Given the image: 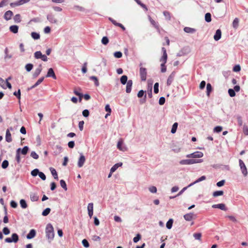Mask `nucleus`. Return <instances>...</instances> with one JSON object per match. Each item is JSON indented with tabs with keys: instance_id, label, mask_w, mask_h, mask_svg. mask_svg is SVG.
Listing matches in <instances>:
<instances>
[{
	"instance_id": "obj_46",
	"label": "nucleus",
	"mask_w": 248,
	"mask_h": 248,
	"mask_svg": "<svg viewBox=\"0 0 248 248\" xmlns=\"http://www.w3.org/2000/svg\"><path fill=\"white\" fill-rule=\"evenodd\" d=\"M50 210H51L49 208H46L43 211L42 215L43 216H46L49 214Z\"/></svg>"
},
{
	"instance_id": "obj_13",
	"label": "nucleus",
	"mask_w": 248,
	"mask_h": 248,
	"mask_svg": "<svg viewBox=\"0 0 248 248\" xmlns=\"http://www.w3.org/2000/svg\"><path fill=\"white\" fill-rule=\"evenodd\" d=\"M132 84L133 82L132 80H129L127 81L126 87V92L127 93H130L131 92Z\"/></svg>"
},
{
	"instance_id": "obj_2",
	"label": "nucleus",
	"mask_w": 248,
	"mask_h": 248,
	"mask_svg": "<svg viewBox=\"0 0 248 248\" xmlns=\"http://www.w3.org/2000/svg\"><path fill=\"white\" fill-rule=\"evenodd\" d=\"M142 64L140 63V75L142 81H145L147 78V69L142 66Z\"/></svg>"
},
{
	"instance_id": "obj_32",
	"label": "nucleus",
	"mask_w": 248,
	"mask_h": 248,
	"mask_svg": "<svg viewBox=\"0 0 248 248\" xmlns=\"http://www.w3.org/2000/svg\"><path fill=\"white\" fill-rule=\"evenodd\" d=\"M42 55L43 54H42V52L40 51H36L34 53V58L35 59H41Z\"/></svg>"
},
{
	"instance_id": "obj_18",
	"label": "nucleus",
	"mask_w": 248,
	"mask_h": 248,
	"mask_svg": "<svg viewBox=\"0 0 248 248\" xmlns=\"http://www.w3.org/2000/svg\"><path fill=\"white\" fill-rule=\"evenodd\" d=\"M193 216L194 214L192 213H190L185 215L184 216V217L186 220L189 221L192 220Z\"/></svg>"
},
{
	"instance_id": "obj_24",
	"label": "nucleus",
	"mask_w": 248,
	"mask_h": 248,
	"mask_svg": "<svg viewBox=\"0 0 248 248\" xmlns=\"http://www.w3.org/2000/svg\"><path fill=\"white\" fill-rule=\"evenodd\" d=\"M9 29L12 32L16 33L18 32V27L17 25H12L10 27Z\"/></svg>"
},
{
	"instance_id": "obj_15",
	"label": "nucleus",
	"mask_w": 248,
	"mask_h": 248,
	"mask_svg": "<svg viewBox=\"0 0 248 248\" xmlns=\"http://www.w3.org/2000/svg\"><path fill=\"white\" fill-rule=\"evenodd\" d=\"M205 179H206V176H202L201 177H200L199 178H198L197 180H196L195 181H194V182H193V183L190 184L189 185H188L187 187H190V186H192L193 185H194V184L199 183L203 180H205Z\"/></svg>"
},
{
	"instance_id": "obj_64",
	"label": "nucleus",
	"mask_w": 248,
	"mask_h": 248,
	"mask_svg": "<svg viewBox=\"0 0 248 248\" xmlns=\"http://www.w3.org/2000/svg\"><path fill=\"white\" fill-rule=\"evenodd\" d=\"M243 132L245 135H248V127L246 125L243 126Z\"/></svg>"
},
{
	"instance_id": "obj_51",
	"label": "nucleus",
	"mask_w": 248,
	"mask_h": 248,
	"mask_svg": "<svg viewBox=\"0 0 248 248\" xmlns=\"http://www.w3.org/2000/svg\"><path fill=\"white\" fill-rule=\"evenodd\" d=\"M222 130V127L221 126H216L214 128V132H216V133H219L220 132H221V131Z\"/></svg>"
},
{
	"instance_id": "obj_52",
	"label": "nucleus",
	"mask_w": 248,
	"mask_h": 248,
	"mask_svg": "<svg viewBox=\"0 0 248 248\" xmlns=\"http://www.w3.org/2000/svg\"><path fill=\"white\" fill-rule=\"evenodd\" d=\"M228 93L231 97H234L235 95V93L233 89H229L228 90Z\"/></svg>"
},
{
	"instance_id": "obj_19",
	"label": "nucleus",
	"mask_w": 248,
	"mask_h": 248,
	"mask_svg": "<svg viewBox=\"0 0 248 248\" xmlns=\"http://www.w3.org/2000/svg\"><path fill=\"white\" fill-rule=\"evenodd\" d=\"M30 198L31 201L35 202L38 200L39 197L36 193L31 192L30 193Z\"/></svg>"
},
{
	"instance_id": "obj_41",
	"label": "nucleus",
	"mask_w": 248,
	"mask_h": 248,
	"mask_svg": "<svg viewBox=\"0 0 248 248\" xmlns=\"http://www.w3.org/2000/svg\"><path fill=\"white\" fill-rule=\"evenodd\" d=\"M90 79L93 80L94 81V84L96 86H98L99 85V81L98 80V79L97 77L95 76H91L90 78Z\"/></svg>"
},
{
	"instance_id": "obj_63",
	"label": "nucleus",
	"mask_w": 248,
	"mask_h": 248,
	"mask_svg": "<svg viewBox=\"0 0 248 248\" xmlns=\"http://www.w3.org/2000/svg\"><path fill=\"white\" fill-rule=\"evenodd\" d=\"M2 232L5 235H8L10 232L9 229L7 227H4L3 229Z\"/></svg>"
},
{
	"instance_id": "obj_62",
	"label": "nucleus",
	"mask_w": 248,
	"mask_h": 248,
	"mask_svg": "<svg viewBox=\"0 0 248 248\" xmlns=\"http://www.w3.org/2000/svg\"><path fill=\"white\" fill-rule=\"evenodd\" d=\"M14 95L16 96L18 99H20V97H21V93H20V89H18L17 92H15L14 93Z\"/></svg>"
},
{
	"instance_id": "obj_4",
	"label": "nucleus",
	"mask_w": 248,
	"mask_h": 248,
	"mask_svg": "<svg viewBox=\"0 0 248 248\" xmlns=\"http://www.w3.org/2000/svg\"><path fill=\"white\" fill-rule=\"evenodd\" d=\"M239 163L242 173L245 176H247L248 174V171L245 163L241 159H239Z\"/></svg>"
},
{
	"instance_id": "obj_25",
	"label": "nucleus",
	"mask_w": 248,
	"mask_h": 248,
	"mask_svg": "<svg viewBox=\"0 0 248 248\" xmlns=\"http://www.w3.org/2000/svg\"><path fill=\"white\" fill-rule=\"evenodd\" d=\"M49 170H50L51 173L52 175H53L54 178L55 179L57 180L58 179V174H57L56 170L52 167H50Z\"/></svg>"
},
{
	"instance_id": "obj_56",
	"label": "nucleus",
	"mask_w": 248,
	"mask_h": 248,
	"mask_svg": "<svg viewBox=\"0 0 248 248\" xmlns=\"http://www.w3.org/2000/svg\"><path fill=\"white\" fill-rule=\"evenodd\" d=\"M82 244L83 245V246L85 248H89L90 246L88 241L85 239H83L82 241Z\"/></svg>"
},
{
	"instance_id": "obj_30",
	"label": "nucleus",
	"mask_w": 248,
	"mask_h": 248,
	"mask_svg": "<svg viewBox=\"0 0 248 248\" xmlns=\"http://www.w3.org/2000/svg\"><path fill=\"white\" fill-rule=\"evenodd\" d=\"M120 81L122 84H125L127 82V77L125 75H123L121 77Z\"/></svg>"
},
{
	"instance_id": "obj_17",
	"label": "nucleus",
	"mask_w": 248,
	"mask_h": 248,
	"mask_svg": "<svg viewBox=\"0 0 248 248\" xmlns=\"http://www.w3.org/2000/svg\"><path fill=\"white\" fill-rule=\"evenodd\" d=\"M5 140L8 142H11L12 141L11 134L9 132V129H7L6 131Z\"/></svg>"
},
{
	"instance_id": "obj_31",
	"label": "nucleus",
	"mask_w": 248,
	"mask_h": 248,
	"mask_svg": "<svg viewBox=\"0 0 248 248\" xmlns=\"http://www.w3.org/2000/svg\"><path fill=\"white\" fill-rule=\"evenodd\" d=\"M167 60V53H163L162 57L161 58L160 61L162 62V63H166Z\"/></svg>"
},
{
	"instance_id": "obj_55",
	"label": "nucleus",
	"mask_w": 248,
	"mask_h": 248,
	"mask_svg": "<svg viewBox=\"0 0 248 248\" xmlns=\"http://www.w3.org/2000/svg\"><path fill=\"white\" fill-rule=\"evenodd\" d=\"M149 190L152 193H155L157 192V188L155 186H152L149 188Z\"/></svg>"
},
{
	"instance_id": "obj_22",
	"label": "nucleus",
	"mask_w": 248,
	"mask_h": 248,
	"mask_svg": "<svg viewBox=\"0 0 248 248\" xmlns=\"http://www.w3.org/2000/svg\"><path fill=\"white\" fill-rule=\"evenodd\" d=\"M184 31L186 32L189 33H193L196 32V30L195 29L187 27L184 28Z\"/></svg>"
},
{
	"instance_id": "obj_8",
	"label": "nucleus",
	"mask_w": 248,
	"mask_h": 248,
	"mask_svg": "<svg viewBox=\"0 0 248 248\" xmlns=\"http://www.w3.org/2000/svg\"><path fill=\"white\" fill-rule=\"evenodd\" d=\"M179 163L182 165L193 164V159H183L179 162Z\"/></svg>"
},
{
	"instance_id": "obj_34",
	"label": "nucleus",
	"mask_w": 248,
	"mask_h": 248,
	"mask_svg": "<svg viewBox=\"0 0 248 248\" xmlns=\"http://www.w3.org/2000/svg\"><path fill=\"white\" fill-rule=\"evenodd\" d=\"M224 192L222 190L216 191L213 192V196L214 197H216L219 196L223 195Z\"/></svg>"
},
{
	"instance_id": "obj_35",
	"label": "nucleus",
	"mask_w": 248,
	"mask_h": 248,
	"mask_svg": "<svg viewBox=\"0 0 248 248\" xmlns=\"http://www.w3.org/2000/svg\"><path fill=\"white\" fill-rule=\"evenodd\" d=\"M239 25V19L237 18H235L232 22V27L234 29L237 28Z\"/></svg>"
},
{
	"instance_id": "obj_54",
	"label": "nucleus",
	"mask_w": 248,
	"mask_h": 248,
	"mask_svg": "<svg viewBox=\"0 0 248 248\" xmlns=\"http://www.w3.org/2000/svg\"><path fill=\"white\" fill-rule=\"evenodd\" d=\"M159 83L156 82L154 84V90L155 93H157L159 92L158 90Z\"/></svg>"
},
{
	"instance_id": "obj_50",
	"label": "nucleus",
	"mask_w": 248,
	"mask_h": 248,
	"mask_svg": "<svg viewBox=\"0 0 248 248\" xmlns=\"http://www.w3.org/2000/svg\"><path fill=\"white\" fill-rule=\"evenodd\" d=\"M9 165V162L7 160H4L1 164V167L3 169H6Z\"/></svg>"
},
{
	"instance_id": "obj_53",
	"label": "nucleus",
	"mask_w": 248,
	"mask_h": 248,
	"mask_svg": "<svg viewBox=\"0 0 248 248\" xmlns=\"http://www.w3.org/2000/svg\"><path fill=\"white\" fill-rule=\"evenodd\" d=\"M193 236L195 239L200 240L202 237V234L201 233H195L193 234Z\"/></svg>"
},
{
	"instance_id": "obj_58",
	"label": "nucleus",
	"mask_w": 248,
	"mask_h": 248,
	"mask_svg": "<svg viewBox=\"0 0 248 248\" xmlns=\"http://www.w3.org/2000/svg\"><path fill=\"white\" fill-rule=\"evenodd\" d=\"M31 156L34 159H37L39 158L38 155L34 151H32L31 154Z\"/></svg>"
},
{
	"instance_id": "obj_3",
	"label": "nucleus",
	"mask_w": 248,
	"mask_h": 248,
	"mask_svg": "<svg viewBox=\"0 0 248 248\" xmlns=\"http://www.w3.org/2000/svg\"><path fill=\"white\" fill-rule=\"evenodd\" d=\"M203 156V154L200 151H196L192 154H188L186 155L187 158H201Z\"/></svg>"
},
{
	"instance_id": "obj_61",
	"label": "nucleus",
	"mask_w": 248,
	"mask_h": 248,
	"mask_svg": "<svg viewBox=\"0 0 248 248\" xmlns=\"http://www.w3.org/2000/svg\"><path fill=\"white\" fill-rule=\"evenodd\" d=\"M163 15L165 16L166 19H167L168 20H170V13L169 12H168V11H164L163 12Z\"/></svg>"
},
{
	"instance_id": "obj_43",
	"label": "nucleus",
	"mask_w": 248,
	"mask_h": 248,
	"mask_svg": "<svg viewBox=\"0 0 248 248\" xmlns=\"http://www.w3.org/2000/svg\"><path fill=\"white\" fill-rule=\"evenodd\" d=\"M33 65L31 63H28L25 65V69L27 72H30L32 68Z\"/></svg>"
},
{
	"instance_id": "obj_11",
	"label": "nucleus",
	"mask_w": 248,
	"mask_h": 248,
	"mask_svg": "<svg viewBox=\"0 0 248 248\" xmlns=\"http://www.w3.org/2000/svg\"><path fill=\"white\" fill-rule=\"evenodd\" d=\"M13 15V12L9 10L5 13L3 17L6 20L8 21L11 19Z\"/></svg>"
},
{
	"instance_id": "obj_33",
	"label": "nucleus",
	"mask_w": 248,
	"mask_h": 248,
	"mask_svg": "<svg viewBox=\"0 0 248 248\" xmlns=\"http://www.w3.org/2000/svg\"><path fill=\"white\" fill-rule=\"evenodd\" d=\"M236 118L237 119L239 126H241L243 124V120L242 117L239 115H237L236 116Z\"/></svg>"
},
{
	"instance_id": "obj_16",
	"label": "nucleus",
	"mask_w": 248,
	"mask_h": 248,
	"mask_svg": "<svg viewBox=\"0 0 248 248\" xmlns=\"http://www.w3.org/2000/svg\"><path fill=\"white\" fill-rule=\"evenodd\" d=\"M36 235V231L34 229H31L29 233L27 235V238L28 239H31L35 237Z\"/></svg>"
},
{
	"instance_id": "obj_40",
	"label": "nucleus",
	"mask_w": 248,
	"mask_h": 248,
	"mask_svg": "<svg viewBox=\"0 0 248 248\" xmlns=\"http://www.w3.org/2000/svg\"><path fill=\"white\" fill-rule=\"evenodd\" d=\"M178 127V124L177 123H175L173 124L171 130V133L172 134H174L177 130Z\"/></svg>"
},
{
	"instance_id": "obj_6",
	"label": "nucleus",
	"mask_w": 248,
	"mask_h": 248,
	"mask_svg": "<svg viewBox=\"0 0 248 248\" xmlns=\"http://www.w3.org/2000/svg\"><path fill=\"white\" fill-rule=\"evenodd\" d=\"M85 157L82 154H80V157L78 159V166L79 168L82 167L85 162Z\"/></svg>"
},
{
	"instance_id": "obj_36",
	"label": "nucleus",
	"mask_w": 248,
	"mask_h": 248,
	"mask_svg": "<svg viewBox=\"0 0 248 248\" xmlns=\"http://www.w3.org/2000/svg\"><path fill=\"white\" fill-rule=\"evenodd\" d=\"M31 36L35 40L39 39L40 37V34L35 32H32L31 33Z\"/></svg>"
},
{
	"instance_id": "obj_57",
	"label": "nucleus",
	"mask_w": 248,
	"mask_h": 248,
	"mask_svg": "<svg viewBox=\"0 0 248 248\" xmlns=\"http://www.w3.org/2000/svg\"><path fill=\"white\" fill-rule=\"evenodd\" d=\"M114 56L117 58H120L122 57V53L120 51H116L114 53Z\"/></svg>"
},
{
	"instance_id": "obj_60",
	"label": "nucleus",
	"mask_w": 248,
	"mask_h": 248,
	"mask_svg": "<svg viewBox=\"0 0 248 248\" xmlns=\"http://www.w3.org/2000/svg\"><path fill=\"white\" fill-rule=\"evenodd\" d=\"M141 238V236L140 234H137V235L133 238L134 243H137Z\"/></svg>"
},
{
	"instance_id": "obj_45",
	"label": "nucleus",
	"mask_w": 248,
	"mask_h": 248,
	"mask_svg": "<svg viewBox=\"0 0 248 248\" xmlns=\"http://www.w3.org/2000/svg\"><path fill=\"white\" fill-rule=\"evenodd\" d=\"M29 150V147L27 146H24L21 151V153L23 155H26Z\"/></svg>"
},
{
	"instance_id": "obj_9",
	"label": "nucleus",
	"mask_w": 248,
	"mask_h": 248,
	"mask_svg": "<svg viewBox=\"0 0 248 248\" xmlns=\"http://www.w3.org/2000/svg\"><path fill=\"white\" fill-rule=\"evenodd\" d=\"M42 70V65L40 64L34 71L32 76L33 78H36L41 73Z\"/></svg>"
},
{
	"instance_id": "obj_28",
	"label": "nucleus",
	"mask_w": 248,
	"mask_h": 248,
	"mask_svg": "<svg viewBox=\"0 0 248 248\" xmlns=\"http://www.w3.org/2000/svg\"><path fill=\"white\" fill-rule=\"evenodd\" d=\"M149 17V21L150 22H151V24L154 26L155 27L156 29H158L159 27H158V25L157 24V23H156L155 20H154L150 16H148Z\"/></svg>"
},
{
	"instance_id": "obj_7",
	"label": "nucleus",
	"mask_w": 248,
	"mask_h": 248,
	"mask_svg": "<svg viewBox=\"0 0 248 248\" xmlns=\"http://www.w3.org/2000/svg\"><path fill=\"white\" fill-rule=\"evenodd\" d=\"M213 208H218L223 211H227V208H226L225 204L224 203H219L217 204H213L212 206Z\"/></svg>"
},
{
	"instance_id": "obj_20",
	"label": "nucleus",
	"mask_w": 248,
	"mask_h": 248,
	"mask_svg": "<svg viewBox=\"0 0 248 248\" xmlns=\"http://www.w3.org/2000/svg\"><path fill=\"white\" fill-rule=\"evenodd\" d=\"M122 165L123 163L122 162L115 164L110 169L111 172L113 173L119 167L122 166Z\"/></svg>"
},
{
	"instance_id": "obj_38",
	"label": "nucleus",
	"mask_w": 248,
	"mask_h": 248,
	"mask_svg": "<svg viewBox=\"0 0 248 248\" xmlns=\"http://www.w3.org/2000/svg\"><path fill=\"white\" fill-rule=\"evenodd\" d=\"M205 20L207 22L211 21V15L209 13H207L205 15Z\"/></svg>"
},
{
	"instance_id": "obj_47",
	"label": "nucleus",
	"mask_w": 248,
	"mask_h": 248,
	"mask_svg": "<svg viewBox=\"0 0 248 248\" xmlns=\"http://www.w3.org/2000/svg\"><path fill=\"white\" fill-rule=\"evenodd\" d=\"M109 40L107 37L104 36L101 40V42L103 45H106L108 43Z\"/></svg>"
},
{
	"instance_id": "obj_21",
	"label": "nucleus",
	"mask_w": 248,
	"mask_h": 248,
	"mask_svg": "<svg viewBox=\"0 0 248 248\" xmlns=\"http://www.w3.org/2000/svg\"><path fill=\"white\" fill-rule=\"evenodd\" d=\"M80 89H75L74 91V93L77 96L79 97V101H81L82 99V97H83V94L81 93H80Z\"/></svg>"
},
{
	"instance_id": "obj_14",
	"label": "nucleus",
	"mask_w": 248,
	"mask_h": 248,
	"mask_svg": "<svg viewBox=\"0 0 248 248\" xmlns=\"http://www.w3.org/2000/svg\"><path fill=\"white\" fill-rule=\"evenodd\" d=\"M221 37V30L218 29L216 31L215 34L214 36V39L216 41L219 40Z\"/></svg>"
},
{
	"instance_id": "obj_48",
	"label": "nucleus",
	"mask_w": 248,
	"mask_h": 248,
	"mask_svg": "<svg viewBox=\"0 0 248 248\" xmlns=\"http://www.w3.org/2000/svg\"><path fill=\"white\" fill-rule=\"evenodd\" d=\"M40 171L37 169H35L31 171V174L33 176H36L39 174Z\"/></svg>"
},
{
	"instance_id": "obj_1",
	"label": "nucleus",
	"mask_w": 248,
	"mask_h": 248,
	"mask_svg": "<svg viewBox=\"0 0 248 248\" xmlns=\"http://www.w3.org/2000/svg\"><path fill=\"white\" fill-rule=\"evenodd\" d=\"M46 236L49 242L52 240L54 237V229L52 225L49 223L47 224L46 228Z\"/></svg>"
},
{
	"instance_id": "obj_26",
	"label": "nucleus",
	"mask_w": 248,
	"mask_h": 248,
	"mask_svg": "<svg viewBox=\"0 0 248 248\" xmlns=\"http://www.w3.org/2000/svg\"><path fill=\"white\" fill-rule=\"evenodd\" d=\"M30 0H19L18 1H17V2H16L15 3H11V5L12 6L13 5H15L17 6V5H22L23 4L28 2Z\"/></svg>"
},
{
	"instance_id": "obj_10",
	"label": "nucleus",
	"mask_w": 248,
	"mask_h": 248,
	"mask_svg": "<svg viewBox=\"0 0 248 248\" xmlns=\"http://www.w3.org/2000/svg\"><path fill=\"white\" fill-rule=\"evenodd\" d=\"M175 77V73L174 72H172L171 74L169 76L167 81V86H170L172 82H173L174 78Z\"/></svg>"
},
{
	"instance_id": "obj_42",
	"label": "nucleus",
	"mask_w": 248,
	"mask_h": 248,
	"mask_svg": "<svg viewBox=\"0 0 248 248\" xmlns=\"http://www.w3.org/2000/svg\"><path fill=\"white\" fill-rule=\"evenodd\" d=\"M20 204L22 208H26L27 207V204L25 200L22 199L20 201Z\"/></svg>"
},
{
	"instance_id": "obj_27",
	"label": "nucleus",
	"mask_w": 248,
	"mask_h": 248,
	"mask_svg": "<svg viewBox=\"0 0 248 248\" xmlns=\"http://www.w3.org/2000/svg\"><path fill=\"white\" fill-rule=\"evenodd\" d=\"M212 90V87L210 83H207L206 85V94L208 96H210V93Z\"/></svg>"
},
{
	"instance_id": "obj_59",
	"label": "nucleus",
	"mask_w": 248,
	"mask_h": 248,
	"mask_svg": "<svg viewBox=\"0 0 248 248\" xmlns=\"http://www.w3.org/2000/svg\"><path fill=\"white\" fill-rule=\"evenodd\" d=\"M84 124V122L83 121H81L79 122L78 123V128L80 131H82L83 130V125Z\"/></svg>"
},
{
	"instance_id": "obj_39",
	"label": "nucleus",
	"mask_w": 248,
	"mask_h": 248,
	"mask_svg": "<svg viewBox=\"0 0 248 248\" xmlns=\"http://www.w3.org/2000/svg\"><path fill=\"white\" fill-rule=\"evenodd\" d=\"M172 223H173V219H170L166 223V227L168 229H170L172 228Z\"/></svg>"
},
{
	"instance_id": "obj_23",
	"label": "nucleus",
	"mask_w": 248,
	"mask_h": 248,
	"mask_svg": "<svg viewBox=\"0 0 248 248\" xmlns=\"http://www.w3.org/2000/svg\"><path fill=\"white\" fill-rule=\"evenodd\" d=\"M47 20L52 23H56L57 20L54 16L51 15L49 14L47 16Z\"/></svg>"
},
{
	"instance_id": "obj_5",
	"label": "nucleus",
	"mask_w": 248,
	"mask_h": 248,
	"mask_svg": "<svg viewBox=\"0 0 248 248\" xmlns=\"http://www.w3.org/2000/svg\"><path fill=\"white\" fill-rule=\"evenodd\" d=\"M117 147L119 150L123 152H124L127 150V148L125 145H124L123 141L122 139H120L118 141L117 145Z\"/></svg>"
},
{
	"instance_id": "obj_44",
	"label": "nucleus",
	"mask_w": 248,
	"mask_h": 248,
	"mask_svg": "<svg viewBox=\"0 0 248 248\" xmlns=\"http://www.w3.org/2000/svg\"><path fill=\"white\" fill-rule=\"evenodd\" d=\"M14 20L16 23H19L21 22V16L19 14H17L15 15L14 17Z\"/></svg>"
},
{
	"instance_id": "obj_37",
	"label": "nucleus",
	"mask_w": 248,
	"mask_h": 248,
	"mask_svg": "<svg viewBox=\"0 0 248 248\" xmlns=\"http://www.w3.org/2000/svg\"><path fill=\"white\" fill-rule=\"evenodd\" d=\"M12 239L13 240V242L16 243L19 239L18 235L16 233H13L12 235Z\"/></svg>"
},
{
	"instance_id": "obj_29",
	"label": "nucleus",
	"mask_w": 248,
	"mask_h": 248,
	"mask_svg": "<svg viewBox=\"0 0 248 248\" xmlns=\"http://www.w3.org/2000/svg\"><path fill=\"white\" fill-rule=\"evenodd\" d=\"M20 148H18L17 149L16 152V160L18 163H20Z\"/></svg>"
},
{
	"instance_id": "obj_49",
	"label": "nucleus",
	"mask_w": 248,
	"mask_h": 248,
	"mask_svg": "<svg viewBox=\"0 0 248 248\" xmlns=\"http://www.w3.org/2000/svg\"><path fill=\"white\" fill-rule=\"evenodd\" d=\"M87 62H84L82 65L81 71L83 74H85L87 72Z\"/></svg>"
},
{
	"instance_id": "obj_12",
	"label": "nucleus",
	"mask_w": 248,
	"mask_h": 248,
	"mask_svg": "<svg viewBox=\"0 0 248 248\" xmlns=\"http://www.w3.org/2000/svg\"><path fill=\"white\" fill-rule=\"evenodd\" d=\"M46 77H51L53 79H56V77L55 76V73L54 72L53 69L52 68H50L47 73L46 75Z\"/></svg>"
}]
</instances>
